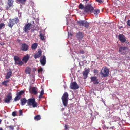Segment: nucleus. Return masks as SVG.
Returning <instances> with one entry per match:
<instances>
[{"label":"nucleus","mask_w":130,"mask_h":130,"mask_svg":"<svg viewBox=\"0 0 130 130\" xmlns=\"http://www.w3.org/2000/svg\"><path fill=\"white\" fill-rule=\"evenodd\" d=\"M5 81V82L6 83H8L9 82V80H7L6 81Z\"/></svg>","instance_id":"45"},{"label":"nucleus","mask_w":130,"mask_h":130,"mask_svg":"<svg viewBox=\"0 0 130 130\" xmlns=\"http://www.w3.org/2000/svg\"><path fill=\"white\" fill-rule=\"evenodd\" d=\"M42 95H41V94H40V95L39 96V99L41 98L42 97Z\"/></svg>","instance_id":"44"},{"label":"nucleus","mask_w":130,"mask_h":130,"mask_svg":"<svg viewBox=\"0 0 130 130\" xmlns=\"http://www.w3.org/2000/svg\"><path fill=\"white\" fill-rule=\"evenodd\" d=\"M14 0H7V5L6 8V9H8L10 8V7L12 5L14 2Z\"/></svg>","instance_id":"17"},{"label":"nucleus","mask_w":130,"mask_h":130,"mask_svg":"<svg viewBox=\"0 0 130 130\" xmlns=\"http://www.w3.org/2000/svg\"><path fill=\"white\" fill-rule=\"evenodd\" d=\"M14 60L16 64L19 66H21L23 64V62L17 56H14Z\"/></svg>","instance_id":"7"},{"label":"nucleus","mask_w":130,"mask_h":130,"mask_svg":"<svg viewBox=\"0 0 130 130\" xmlns=\"http://www.w3.org/2000/svg\"><path fill=\"white\" fill-rule=\"evenodd\" d=\"M24 93V91L22 90L18 92L16 94V96L14 98V101H17L20 100L21 99V96Z\"/></svg>","instance_id":"9"},{"label":"nucleus","mask_w":130,"mask_h":130,"mask_svg":"<svg viewBox=\"0 0 130 130\" xmlns=\"http://www.w3.org/2000/svg\"><path fill=\"white\" fill-rule=\"evenodd\" d=\"M38 44L37 43H35L32 44L31 45V47L32 49H35L37 47Z\"/></svg>","instance_id":"26"},{"label":"nucleus","mask_w":130,"mask_h":130,"mask_svg":"<svg viewBox=\"0 0 130 130\" xmlns=\"http://www.w3.org/2000/svg\"><path fill=\"white\" fill-rule=\"evenodd\" d=\"M103 0H96V1L100 3H103Z\"/></svg>","instance_id":"42"},{"label":"nucleus","mask_w":130,"mask_h":130,"mask_svg":"<svg viewBox=\"0 0 130 130\" xmlns=\"http://www.w3.org/2000/svg\"><path fill=\"white\" fill-rule=\"evenodd\" d=\"M79 9L84 10L85 11V7L81 3L79 5Z\"/></svg>","instance_id":"31"},{"label":"nucleus","mask_w":130,"mask_h":130,"mask_svg":"<svg viewBox=\"0 0 130 130\" xmlns=\"http://www.w3.org/2000/svg\"><path fill=\"white\" fill-rule=\"evenodd\" d=\"M19 21L18 18H15L13 19H10L9 23L8 24V26L12 28L13 26L15 24H17Z\"/></svg>","instance_id":"3"},{"label":"nucleus","mask_w":130,"mask_h":130,"mask_svg":"<svg viewBox=\"0 0 130 130\" xmlns=\"http://www.w3.org/2000/svg\"><path fill=\"white\" fill-rule=\"evenodd\" d=\"M12 74V72L11 71H9L7 73V75L5 76V78L8 79L11 77Z\"/></svg>","instance_id":"23"},{"label":"nucleus","mask_w":130,"mask_h":130,"mask_svg":"<svg viewBox=\"0 0 130 130\" xmlns=\"http://www.w3.org/2000/svg\"><path fill=\"white\" fill-rule=\"evenodd\" d=\"M94 72L96 74H97L98 73V71L96 69H94Z\"/></svg>","instance_id":"38"},{"label":"nucleus","mask_w":130,"mask_h":130,"mask_svg":"<svg viewBox=\"0 0 130 130\" xmlns=\"http://www.w3.org/2000/svg\"><path fill=\"white\" fill-rule=\"evenodd\" d=\"M39 37H40V39L42 40H44V35L42 33H40L39 35Z\"/></svg>","instance_id":"30"},{"label":"nucleus","mask_w":130,"mask_h":130,"mask_svg":"<svg viewBox=\"0 0 130 130\" xmlns=\"http://www.w3.org/2000/svg\"><path fill=\"white\" fill-rule=\"evenodd\" d=\"M36 89V88L34 87H32L31 88L32 92L34 94H37Z\"/></svg>","instance_id":"27"},{"label":"nucleus","mask_w":130,"mask_h":130,"mask_svg":"<svg viewBox=\"0 0 130 130\" xmlns=\"http://www.w3.org/2000/svg\"><path fill=\"white\" fill-rule=\"evenodd\" d=\"M77 23L80 26H84L86 28H88L89 26V23L87 21L84 20L78 21Z\"/></svg>","instance_id":"5"},{"label":"nucleus","mask_w":130,"mask_h":130,"mask_svg":"<svg viewBox=\"0 0 130 130\" xmlns=\"http://www.w3.org/2000/svg\"><path fill=\"white\" fill-rule=\"evenodd\" d=\"M12 99V95L10 93H8L6 96L4 100V101L6 103H10V100Z\"/></svg>","instance_id":"8"},{"label":"nucleus","mask_w":130,"mask_h":130,"mask_svg":"<svg viewBox=\"0 0 130 130\" xmlns=\"http://www.w3.org/2000/svg\"><path fill=\"white\" fill-rule=\"evenodd\" d=\"M2 84L3 85L5 86H7V84L5 82V81L3 82L2 83Z\"/></svg>","instance_id":"34"},{"label":"nucleus","mask_w":130,"mask_h":130,"mask_svg":"<svg viewBox=\"0 0 130 130\" xmlns=\"http://www.w3.org/2000/svg\"><path fill=\"white\" fill-rule=\"evenodd\" d=\"M43 70L41 68L39 69L38 70V73L41 72Z\"/></svg>","instance_id":"41"},{"label":"nucleus","mask_w":130,"mask_h":130,"mask_svg":"<svg viewBox=\"0 0 130 130\" xmlns=\"http://www.w3.org/2000/svg\"><path fill=\"white\" fill-rule=\"evenodd\" d=\"M34 118L35 120L37 121L39 120L40 119L41 117L39 115H38L35 116Z\"/></svg>","instance_id":"28"},{"label":"nucleus","mask_w":130,"mask_h":130,"mask_svg":"<svg viewBox=\"0 0 130 130\" xmlns=\"http://www.w3.org/2000/svg\"><path fill=\"white\" fill-rule=\"evenodd\" d=\"M69 126L67 125H65V129L64 130H68L69 129Z\"/></svg>","instance_id":"35"},{"label":"nucleus","mask_w":130,"mask_h":130,"mask_svg":"<svg viewBox=\"0 0 130 130\" xmlns=\"http://www.w3.org/2000/svg\"><path fill=\"white\" fill-rule=\"evenodd\" d=\"M127 49L126 47H120L119 49V51L122 55H124L126 53V50Z\"/></svg>","instance_id":"13"},{"label":"nucleus","mask_w":130,"mask_h":130,"mask_svg":"<svg viewBox=\"0 0 130 130\" xmlns=\"http://www.w3.org/2000/svg\"><path fill=\"white\" fill-rule=\"evenodd\" d=\"M89 0H83L84 1H85L87 2V1H88Z\"/></svg>","instance_id":"48"},{"label":"nucleus","mask_w":130,"mask_h":130,"mask_svg":"<svg viewBox=\"0 0 130 130\" xmlns=\"http://www.w3.org/2000/svg\"><path fill=\"white\" fill-rule=\"evenodd\" d=\"M126 44L127 45H130V43L127 41H126Z\"/></svg>","instance_id":"43"},{"label":"nucleus","mask_w":130,"mask_h":130,"mask_svg":"<svg viewBox=\"0 0 130 130\" xmlns=\"http://www.w3.org/2000/svg\"><path fill=\"white\" fill-rule=\"evenodd\" d=\"M29 57L28 55L27 54L25 56L23 57L22 59V60L23 61H24L25 63H26L29 60Z\"/></svg>","instance_id":"21"},{"label":"nucleus","mask_w":130,"mask_h":130,"mask_svg":"<svg viewBox=\"0 0 130 130\" xmlns=\"http://www.w3.org/2000/svg\"><path fill=\"white\" fill-rule=\"evenodd\" d=\"M94 8L91 5H88L85 7V12L88 13H91L93 12Z\"/></svg>","instance_id":"6"},{"label":"nucleus","mask_w":130,"mask_h":130,"mask_svg":"<svg viewBox=\"0 0 130 130\" xmlns=\"http://www.w3.org/2000/svg\"><path fill=\"white\" fill-rule=\"evenodd\" d=\"M20 101L21 102V104L22 106L24 105L27 102V101L25 98L21 99Z\"/></svg>","instance_id":"22"},{"label":"nucleus","mask_w":130,"mask_h":130,"mask_svg":"<svg viewBox=\"0 0 130 130\" xmlns=\"http://www.w3.org/2000/svg\"><path fill=\"white\" fill-rule=\"evenodd\" d=\"M68 94L66 92L63 94L61 98L63 104L65 107L67 106L68 102Z\"/></svg>","instance_id":"1"},{"label":"nucleus","mask_w":130,"mask_h":130,"mask_svg":"<svg viewBox=\"0 0 130 130\" xmlns=\"http://www.w3.org/2000/svg\"><path fill=\"white\" fill-rule=\"evenodd\" d=\"M29 46L27 45L25 43L22 44L20 47V49L22 51H26L28 49Z\"/></svg>","instance_id":"14"},{"label":"nucleus","mask_w":130,"mask_h":130,"mask_svg":"<svg viewBox=\"0 0 130 130\" xmlns=\"http://www.w3.org/2000/svg\"><path fill=\"white\" fill-rule=\"evenodd\" d=\"M14 126H13L12 125H10L9 126H8L7 127V128H9L10 130H14Z\"/></svg>","instance_id":"32"},{"label":"nucleus","mask_w":130,"mask_h":130,"mask_svg":"<svg viewBox=\"0 0 130 130\" xmlns=\"http://www.w3.org/2000/svg\"><path fill=\"white\" fill-rule=\"evenodd\" d=\"M119 40L122 43L125 42L126 41V37L123 34H120L118 36Z\"/></svg>","instance_id":"12"},{"label":"nucleus","mask_w":130,"mask_h":130,"mask_svg":"<svg viewBox=\"0 0 130 130\" xmlns=\"http://www.w3.org/2000/svg\"><path fill=\"white\" fill-rule=\"evenodd\" d=\"M42 52L41 51H39L38 52L36 53L34 56L35 59H36L40 57L41 55Z\"/></svg>","instance_id":"20"},{"label":"nucleus","mask_w":130,"mask_h":130,"mask_svg":"<svg viewBox=\"0 0 130 130\" xmlns=\"http://www.w3.org/2000/svg\"><path fill=\"white\" fill-rule=\"evenodd\" d=\"M100 73V74L102 77H106L108 76L109 71L108 68H105L102 69Z\"/></svg>","instance_id":"4"},{"label":"nucleus","mask_w":130,"mask_h":130,"mask_svg":"<svg viewBox=\"0 0 130 130\" xmlns=\"http://www.w3.org/2000/svg\"><path fill=\"white\" fill-rule=\"evenodd\" d=\"M0 130H3V129L2 128L0 127Z\"/></svg>","instance_id":"47"},{"label":"nucleus","mask_w":130,"mask_h":130,"mask_svg":"<svg viewBox=\"0 0 130 130\" xmlns=\"http://www.w3.org/2000/svg\"><path fill=\"white\" fill-rule=\"evenodd\" d=\"M83 37V35L82 32H79L78 33H77L76 37L78 39L80 40L82 39Z\"/></svg>","instance_id":"18"},{"label":"nucleus","mask_w":130,"mask_h":130,"mask_svg":"<svg viewBox=\"0 0 130 130\" xmlns=\"http://www.w3.org/2000/svg\"><path fill=\"white\" fill-rule=\"evenodd\" d=\"M90 79L91 82H93L94 84H98L99 82L97 77L94 76H92Z\"/></svg>","instance_id":"16"},{"label":"nucleus","mask_w":130,"mask_h":130,"mask_svg":"<svg viewBox=\"0 0 130 130\" xmlns=\"http://www.w3.org/2000/svg\"><path fill=\"white\" fill-rule=\"evenodd\" d=\"M44 94V90L43 89H42V90L41 91L40 94H41V95H42Z\"/></svg>","instance_id":"39"},{"label":"nucleus","mask_w":130,"mask_h":130,"mask_svg":"<svg viewBox=\"0 0 130 130\" xmlns=\"http://www.w3.org/2000/svg\"><path fill=\"white\" fill-rule=\"evenodd\" d=\"M5 25L4 23H1L0 24V29H2L3 27H5Z\"/></svg>","instance_id":"33"},{"label":"nucleus","mask_w":130,"mask_h":130,"mask_svg":"<svg viewBox=\"0 0 130 130\" xmlns=\"http://www.w3.org/2000/svg\"><path fill=\"white\" fill-rule=\"evenodd\" d=\"M84 53V51L83 50H82L80 51L79 53L80 54H83Z\"/></svg>","instance_id":"40"},{"label":"nucleus","mask_w":130,"mask_h":130,"mask_svg":"<svg viewBox=\"0 0 130 130\" xmlns=\"http://www.w3.org/2000/svg\"><path fill=\"white\" fill-rule=\"evenodd\" d=\"M16 112L14 111H13L12 112V115L13 116H17L16 114Z\"/></svg>","instance_id":"37"},{"label":"nucleus","mask_w":130,"mask_h":130,"mask_svg":"<svg viewBox=\"0 0 130 130\" xmlns=\"http://www.w3.org/2000/svg\"><path fill=\"white\" fill-rule=\"evenodd\" d=\"M19 3L22 4H25V2L26 1V0H16Z\"/></svg>","instance_id":"29"},{"label":"nucleus","mask_w":130,"mask_h":130,"mask_svg":"<svg viewBox=\"0 0 130 130\" xmlns=\"http://www.w3.org/2000/svg\"><path fill=\"white\" fill-rule=\"evenodd\" d=\"M19 116H21L22 115L23 113L22 110H20L19 111Z\"/></svg>","instance_id":"36"},{"label":"nucleus","mask_w":130,"mask_h":130,"mask_svg":"<svg viewBox=\"0 0 130 130\" xmlns=\"http://www.w3.org/2000/svg\"><path fill=\"white\" fill-rule=\"evenodd\" d=\"M31 25V24L30 23H28L26 24L24 27V32H27V31L30 29V27Z\"/></svg>","instance_id":"15"},{"label":"nucleus","mask_w":130,"mask_h":130,"mask_svg":"<svg viewBox=\"0 0 130 130\" xmlns=\"http://www.w3.org/2000/svg\"><path fill=\"white\" fill-rule=\"evenodd\" d=\"M40 62L41 64L43 66H44L45 65L46 62V58L45 56H42V59L40 60Z\"/></svg>","instance_id":"19"},{"label":"nucleus","mask_w":130,"mask_h":130,"mask_svg":"<svg viewBox=\"0 0 130 130\" xmlns=\"http://www.w3.org/2000/svg\"><path fill=\"white\" fill-rule=\"evenodd\" d=\"M2 121V120L0 119V124H1Z\"/></svg>","instance_id":"46"},{"label":"nucleus","mask_w":130,"mask_h":130,"mask_svg":"<svg viewBox=\"0 0 130 130\" xmlns=\"http://www.w3.org/2000/svg\"><path fill=\"white\" fill-rule=\"evenodd\" d=\"M90 69L89 68L86 69L85 68L84 71L83 73V76L84 78V79H86L88 75Z\"/></svg>","instance_id":"10"},{"label":"nucleus","mask_w":130,"mask_h":130,"mask_svg":"<svg viewBox=\"0 0 130 130\" xmlns=\"http://www.w3.org/2000/svg\"><path fill=\"white\" fill-rule=\"evenodd\" d=\"M31 72V69L29 67H27L25 70V72L26 73L29 74Z\"/></svg>","instance_id":"24"},{"label":"nucleus","mask_w":130,"mask_h":130,"mask_svg":"<svg viewBox=\"0 0 130 130\" xmlns=\"http://www.w3.org/2000/svg\"><path fill=\"white\" fill-rule=\"evenodd\" d=\"M70 88L71 89L75 90L79 88V87L76 82L71 83L70 84Z\"/></svg>","instance_id":"11"},{"label":"nucleus","mask_w":130,"mask_h":130,"mask_svg":"<svg viewBox=\"0 0 130 130\" xmlns=\"http://www.w3.org/2000/svg\"><path fill=\"white\" fill-rule=\"evenodd\" d=\"M93 12L95 15H97L100 13V10L99 9H96L93 10Z\"/></svg>","instance_id":"25"},{"label":"nucleus","mask_w":130,"mask_h":130,"mask_svg":"<svg viewBox=\"0 0 130 130\" xmlns=\"http://www.w3.org/2000/svg\"><path fill=\"white\" fill-rule=\"evenodd\" d=\"M27 105L29 106H32L33 108L37 106V103L36 102L35 98H31L28 99L27 100Z\"/></svg>","instance_id":"2"}]
</instances>
